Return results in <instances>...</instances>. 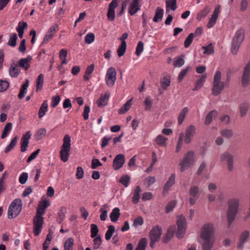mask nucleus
<instances>
[{
	"label": "nucleus",
	"mask_w": 250,
	"mask_h": 250,
	"mask_svg": "<svg viewBox=\"0 0 250 250\" xmlns=\"http://www.w3.org/2000/svg\"><path fill=\"white\" fill-rule=\"evenodd\" d=\"M202 48L204 50L203 52L204 54L210 55L214 53V47L212 43H209L207 46H203Z\"/></svg>",
	"instance_id": "nucleus-42"
},
{
	"label": "nucleus",
	"mask_w": 250,
	"mask_h": 250,
	"mask_svg": "<svg viewBox=\"0 0 250 250\" xmlns=\"http://www.w3.org/2000/svg\"><path fill=\"white\" fill-rule=\"evenodd\" d=\"M211 8L208 6H206L203 10H201L197 15L196 19L200 21L205 18L207 15L210 12Z\"/></svg>",
	"instance_id": "nucleus-23"
},
{
	"label": "nucleus",
	"mask_w": 250,
	"mask_h": 250,
	"mask_svg": "<svg viewBox=\"0 0 250 250\" xmlns=\"http://www.w3.org/2000/svg\"><path fill=\"white\" fill-rule=\"evenodd\" d=\"M9 83L6 81H0V92L5 91L9 87Z\"/></svg>",
	"instance_id": "nucleus-63"
},
{
	"label": "nucleus",
	"mask_w": 250,
	"mask_h": 250,
	"mask_svg": "<svg viewBox=\"0 0 250 250\" xmlns=\"http://www.w3.org/2000/svg\"><path fill=\"white\" fill-rule=\"evenodd\" d=\"M108 206L106 204L103 205L100 208L101 214L100 215V219L102 221H105L106 219L107 215V208Z\"/></svg>",
	"instance_id": "nucleus-44"
},
{
	"label": "nucleus",
	"mask_w": 250,
	"mask_h": 250,
	"mask_svg": "<svg viewBox=\"0 0 250 250\" xmlns=\"http://www.w3.org/2000/svg\"><path fill=\"white\" fill-rule=\"evenodd\" d=\"M120 210L118 208H114L110 214L111 221L113 222H116L120 216Z\"/></svg>",
	"instance_id": "nucleus-29"
},
{
	"label": "nucleus",
	"mask_w": 250,
	"mask_h": 250,
	"mask_svg": "<svg viewBox=\"0 0 250 250\" xmlns=\"http://www.w3.org/2000/svg\"><path fill=\"white\" fill-rule=\"evenodd\" d=\"M221 6L220 5L215 7L211 18L209 19V21L207 24L208 28H212L215 25L218 19L219 14L220 12Z\"/></svg>",
	"instance_id": "nucleus-15"
},
{
	"label": "nucleus",
	"mask_w": 250,
	"mask_h": 250,
	"mask_svg": "<svg viewBox=\"0 0 250 250\" xmlns=\"http://www.w3.org/2000/svg\"><path fill=\"white\" fill-rule=\"evenodd\" d=\"M142 190L139 186H137L134 190L133 196L132 197V202L134 204L138 203L140 198V194Z\"/></svg>",
	"instance_id": "nucleus-34"
},
{
	"label": "nucleus",
	"mask_w": 250,
	"mask_h": 250,
	"mask_svg": "<svg viewBox=\"0 0 250 250\" xmlns=\"http://www.w3.org/2000/svg\"><path fill=\"white\" fill-rule=\"evenodd\" d=\"M12 127V124L11 123H7L4 127L3 131L1 136L2 139L5 138L11 130Z\"/></svg>",
	"instance_id": "nucleus-49"
},
{
	"label": "nucleus",
	"mask_w": 250,
	"mask_h": 250,
	"mask_svg": "<svg viewBox=\"0 0 250 250\" xmlns=\"http://www.w3.org/2000/svg\"><path fill=\"white\" fill-rule=\"evenodd\" d=\"M188 109L187 107L183 108L181 110V111L179 113V114L178 117V121L179 125H181L182 124V123L183 122V121L185 119V116H186V114L188 113Z\"/></svg>",
	"instance_id": "nucleus-36"
},
{
	"label": "nucleus",
	"mask_w": 250,
	"mask_h": 250,
	"mask_svg": "<svg viewBox=\"0 0 250 250\" xmlns=\"http://www.w3.org/2000/svg\"><path fill=\"white\" fill-rule=\"evenodd\" d=\"M71 150V138L68 135H65L63 139V144L60 151V157L63 162L68 161Z\"/></svg>",
	"instance_id": "nucleus-4"
},
{
	"label": "nucleus",
	"mask_w": 250,
	"mask_h": 250,
	"mask_svg": "<svg viewBox=\"0 0 250 250\" xmlns=\"http://www.w3.org/2000/svg\"><path fill=\"white\" fill-rule=\"evenodd\" d=\"M61 98L59 95H56L52 97L51 99V106L52 107H55L57 106L60 102Z\"/></svg>",
	"instance_id": "nucleus-61"
},
{
	"label": "nucleus",
	"mask_w": 250,
	"mask_h": 250,
	"mask_svg": "<svg viewBox=\"0 0 250 250\" xmlns=\"http://www.w3.org/2000/svg\"><path fill=\"white\" fill-rule=\"evenodd\" d=\"M229 80L227 79L226 82L221 81V73L216 71L213 77V87L212 93L213 95L217 96L220 94L226 87L229 85Z\"/></svg>",
	"instance_id": "nucleus-1"
},
{
	"label": "nucleus",
	"mask_w": 250,
	"mask_h": 250,
	"mask_svg": "<svg viewBox=\"0 0 250 250\" xmlns=\"http://www.w3.org/2000/svg\"><path fill=\"white\" fill-rule=\"evenodd\" d=\"M22 209V202L19 199H15L10 205L8 210V217L12 219L17 216Z\"/></svg>",
	"instance_id": "nucleus-6"
},
{
	"label": "nucleus",
	"mask_w": 250,
	"mask_h": 250,
	"mask_svg": "<svg viewBox=\"0 0 250 250\" xmlns=\"http://www.w3.org/2000/svg\"><path fill=\"white\" fill-rule=\"evenodd\" d=\"M125 162V156L120 154L117 155L114 158L113 162V167L115 170L120 168Z\"/></svg>",
	"instance_id": "nucleus-18"
},
{
	"label": "nucleus",
	"mask_w": 250,
	"mask_h": 250,
	"mask_svg": "<svg viewBox=\"0 0 250 250\" xmlns=\"http://www.w3.org/2000/svg\"><path fill=\"white\" fill-rule=\"evenodd\" d=\"M126 48V43L125 42H121V45L119 46L117 49L118 55L119 57L123 56L125 52Z\"/></svg>",
	"instance_id": "nucleus-47"
},
{
	"label": "nucleus",
	"mask_w": 250,
	"mask_h": 250,
	"mask_svg": "<svg viewBox=\"0 0 250 250\" xmlns=\"http://www.w3.org/2000/svg\"><path fill=\"white\" fill-rule=\"evenodd\" d=\"M18 36L16 33L12 34L9 39L8 45L10 46L15 47L17 44Z\"/></svg>",
	"instance_id": "nucleus-45"
},
{
	"label": "nucleus",
	"mask_w": 250,
	"mask_h": 250,
	"mask_svg": "<svg viewBox=\"0 0 250 250\" xmlns=\"http://www.w3.org/2000/svg\"><path fill=\"white\" fill-rule=\"evenodd\" d=\"M195 163V153L192 151H188L186 153L183 158L180 160L179 166L181 167L180 171L184 172L188 168L191 167Z\"/></svg>",
	"instance_id": "nucleus-5"
},
{
	"label": "nucleus",
	"mask_w": 250,
	"mask_h": 250,
	"mask_svg": "<svg viewBox=\"0 0 250 250\" xmlns=\"http://www.w3.org/2000/svg\"><path fill=\"white\" fill-rule=\"evenodd\" d=\"M46 134V130L45 128H40L38 130L34 135L35 139L36 141H39L42 139Z\"/></svg>",
	"instance_id": "nucleus-37"
},
{
	"label": "nucleus",
	"mask_w": 250,
	"mask_h": 250,
	"mask_svg": "<svg viewBox=\"0 0 250 250\" xmlns=\"http://www.w3.org/2000/svg\"><path fill=\"white\" fill-rule=\"evenodd\" d=\"M18 140V137L16 136L10 142V144L5 147L4 152L7 153L8 152L13 149L16 146Z\"/></svg>",
	"instance_id": "nucleus-32"
},
{
	"label": "nucleus",
	"mask_w": 250,
	"mask_h": 250,
	"mask_svg": "<svg viewBox=\"0 0 250 250\" xmlns=\"http://www.w3.org/2000/svg\"><path fill=\"white\" fill-rule=\"evenodd\" d=\"M44 76L42 74H40L36 80L37 91L41 90L44 83Z\"/></svg>",
	"instance_id": "nucleus-46"
},
{
	"label": "nucleus",
	"mask_w": 250,
	"mask_h": 250,
	"mask_svg": "<svg viewBox=\"0 0 250 250\" xmlns=\"http://www.w3.org/2000/svg\"><path fill=\"white\" fill-rule=\"evenodd\" d=\"M245 38V31L243 29H239L236 33L231 42V52L233 55H236L243 42Z\"/></svg>",
	"instance_id": "nucleus-3"
},
{
	"label": "nucleus",
	"mask_w": 250,
	"mask_h": 250,
	"mask_svg": "<svg viewBox=\"0 0 250 250\" xmlns=\"http://www.w3.org/2000/svg\"><path fill=\"white\" fill-rule=\"evenodd\" d=\"M132 99L128 100L124 105L118 110L119 114H124L127 112L130 108L131 105Z\"/></svg>",
	"instance_id": "nucleus-39"
},
{
	"label": "nucleus",
	"mask_w": 250,
	"mask_h": 250,
	"mask_svg": "<svg viewBox=\"0 0 250 250\" xmlns=\"http://www.w3.org/2000/svg\"><path fill=\"white\" fill-rule=\"evenodd\" d=\"M184 134L183 133H180L179 135V139L177 144L176 149V152L178 153L180 148L181 147L182 144H183V138H184Z\"/></svg>",
	"instance_id": "nucleus-57"
},
{
	"label": "nucleus",
	"mask_w": 250,
	"mask_h": 250,
	"mask_svg": "<svg viewBox=\"0 0 250 250\" xmlns=\"http://www.w3.org/2000/svg\"><path fill=\"white\" fill-rule=\"evenodd\" d=\"M170 83V81L169 79L167 77L164 78L161 81V86L162 88L164 90L167 89L169 86Z\"/></svg>",
	"instance_id": "nucleus-54"
},
{
	"label": "nucleus",
	"mask_w": 250,
	"mask_h": 250,
	"mask_svg": "<svg viewBox=\"0 0 250 250\" xmlns=\"http://www.w3.org/2000/svg\"><path fill=\"white\" fill-rule=\"evenodd\" d=\"M173 230L169 229L166 235L162 239V242L164 243H167L173 236Z\"/></svg>",
	"instance_id": "nucleus-51"
},
{
	"label": "nucleus",
	"mask_w": 250,
	"mask_h": 250,
	"mask_svg": "<svg viewBox=\"0 0 250 250\" xmlns=\"http://www.w3.org/2000/svg\"><path fill=\"white\" fill-rule=\"evenodd\" d=\"M48 108V104L47 101H44L42 104L39 112V117L42 118L45 114Z\"/></svg>",
	"instance_id": "nucleus-40"
},
{
	"label": "nucleus",
	"mask_w": 250,
	"mask_h": 250,
	"mask_svg": "<svg viewBox=\"0 0 250 250\" xmlns=\"http://www.w3.org/2000/svg\"><path fill=\"white\" fill-rule=\"evenodd\" d=\"M115 231V227L113 225L108 226V229L105 234V238L106 240H109L111 239L113 234Z\"/></svg>",
	"instance_id": "nucleus-48"
},
{
	"label": "nucleus",
	"mask_w": 250,
	"mask_h": 250,
	"mask_svg": "<svg viewBox=\"0 0 250 250\" xmlns=\"http://www.w3.org/2000/svg\"><path fill=\"white\" fill-rule=\"evenodd\" d=\"M29 84V81L28 79H26L20 89V92L18 95L19 99H22L24 97L25 94L27 92Z\"/></svg>",
	"instance_id": "nucleus-24"
},
{
	"label": "nucleus",
	"mask_w": 250,
	"mask_h": 250,
	"mask_svg": "<svg viewBox=\"0 0 250 250\" xmlns=\"http://www.w3.org/2000/svg\"><path fill=\"white\" fill-rule=\"evenodd\" d=\"M27 26L26 22L23 21H20L16 28L17 31L24 32V30L27 28Z\"/></svg>",
	"instance_id": "nucleus-60"
},
{
	"label": "nucleus",
	"mask_w": 250,
	"mask_h": 250,
	"mask_svg": "<svg viewBox=\"0 0 250 250\" xmlns=\"http://www.w3.org/2000/svg\"><path fill=\"white\" fill-rule=\"evenodd\" d=\"M94 69V64H92L88 66L85 70V74L83 75V80L85 81H88L90 78V75L92 73Z\"/></svg>",
	"instance_id": "nucleus-33"
},
{
	"label": "nucleus",
	"mask_w": 250,
	"mask_h": 250,
	"mask_svg": "<svg viewBox=\"0 0 250 250\" xmlns=\"http://www.w3.org/2000/svg\"><path fill=\"white\" fill-rule=\"evenodd\" d=\"M119 3V0H112L111 3L109 4L107 16L108 20L110 21H113L115 18V9L118 6Z\"/></svg>",
	"instance_id": "nucleus-14"
},
{
	"label": "nucleus",
	"mask_w": 250,
	"mask_h": 250,
	"mask_svg": "<svg viewBox=\"0 0 250 250\" xmlns=\"http://www.w3.org/2000/svg\"><path fill=\"white\" fill-rule=\"evenodd\" d=\"M178 229L176 232V236L181 239L184 237L186 229V221L183 215L179 216L177 220Z\"/></svg>",
	"instance_id": "nucleus-10"
},
{
	"label": "nucleus",
	"mask_w": 250,
	"mask_h": 250,
	"mask_svg": "<svg viewBox=\"0 0 250 250\" xmlns=\"http://www.w3.org/2000/svg\"><path fill=\"white\" fill-rule=\"evenodd\" d=\"M162 233V229L158 226L154 227L150 230L149 237L151 240L150 242V246L153 248L155 242H158L161 236Z\"/></svg>",
	"instance_id": "nucleus-9"
},
{
	"label": "nucleus",
	"mask_w": 250,
	"mask_h": 250,
	"mask_svg": "<svg viewBox=\"0 0 250 250\" xmlns=\"http://www.w3.org/2000/svg\"><path fill=\"white\" fill-rule=\"evenodd\" d=\"M199 192V188L197 186H192L189 190V194L190 196L196 197Z\"/></svg>",
	"instance_id": "nucleus-52"
},
{
	"label": "nucleus",
	"mask_w": 250,
	"mask_h": 250,
	"mask_svg": "<svg viewBox=\"0 0 250 250\" xmlns=\"http://www.w3.org/2000/svg\"><path fill=\"white\" fill-rule=\"evenodd\" d=\"M94 248L95 249H99L102 244V239L100 236L95 237L93 240Z\"/></svg>",
	"instance_id": "nucleus-64"
},
{
	"label": "nucleus",
	"mask_w": 250,
	"mask_h": 250,
	"mask_svg": "<svg viewBox=\"0 0 250 250\" xmlns=\"http://www.w3.org/2000/svg\"><path fill=\"white\" fill-rule=\"evenodd\" d=\"M139 10V0H132L129 7V13L131 15H133Z\"/></svg>",
	"instance_id": "nucleus-22"
},
{
	"label": "nucleus",
	"mask_w": 250,
	"mask_h": 250,
	"mask_svg": "<svg viewBox=\"0 0 250 250\" xmlns=\"http://www.w3.org/2000/svg\"><path fill=\"white\" fill-rule=\"evenodd\" d=\"M166 3L167 13L169 12L170 7L173 11H175L176 9V0H168L166 1Z\"/></svg>",
	"instance_id": "nucleus-35"
},
{
	"label": "nucleus",
	"mask_w": 250,
	"mask_h": 250,
	"mask_svg": "<svg viewBox=\"0 0 250 250\" xmlns=\"http://www.w3.org/2000/svg\"><path fill=\"white\" fill-rule=\"evenodd\" d=\"M164 10L160 7H157L155 10V14L153 18V21L157 22L162 20L163 16Z\"/></svg>",
	"instance_id": "nucleus-28"
},
{
	"label": "nucleus",
	"mask_w": 250,
	"mask_h": 250,
	"mask_svg": "<svg viewBox=\"0 0 250 250\" xmlns=\"http://www.w3.org/2000/svg\"><path fill=\"white\" fill-rule=\"evenodd\" d=\"M214 245L213 240H204V242L202 244V250H212Z\"/></svg>",
	"instance_id": "nucleus-31"
},
{
	"label": "nucleus",
	"mask_w": 250,
	"mask_h": 250,
	"mask_svg": "<svg viewBox=\"0 0 250 250\" xmlns=\"http://www.w3.org/2000/svg\"><path fill=\"white\" fill-rule=\"evenodd\" d=\"M227 220L229 226L234 220L238 211L239 200L237 198L230 199L228 201Z\"/></svg>",
	"instance_id": "nucleus-2"
},
{
	"label": "nucleus",
	"mask_w": 250,
	"mask_h": 250,
	"mask_svg": "<svg viewBox=\"0 0 250 250\" xmlns=\"http://www.w3.org/2000/svg\"><path fill=\"white\" fill-rule=\"evenodd\" d=\"M66 213V208L65 207L61 208L59 212H58V216L59 219L61 222L62 221L65 217V213Z\"/></svg>",
	"instance_id": "nucleus-59"
},
{
	"label": "nucleus",
	"mask_w": 250,
	"mask_h": 250,
	"mask_svg": "<svg viewBox=\"0 0 250 250\" xmlns=\"http://www.w3.org/2000/svg\"><path fill=\"white\" fill-rule=\"evenodd\" d=\"M249 236V232L248 231H245L241 234L240 236L239 242L237 245L238 248L241 249L243 247V244L248 238Z\"/></svg>",
	"instance_id": "nucleus-27"
},
{
	"label": "nucleus",
	"mask_w": 250,
	"mask_h": 250,
	"mask_svg": "<svg viewBox=\"0 0 250 250\" xmlns=\"http://www.w3.org/2000/svg\"><path fill=\"white\" fill-rule=\"evenodd\" d=\"M241 83L243 86H247L250 83V61L244 68Z\"/></svg>",
	"instance_id": "nucleus-13"
},
{
	"label": "nucleus",
	"mask_w": 250,
	"mask_h": 250,
	"mask_svg": "<svg viewBox=\"0 0 250 250\" xmlns=\"http://www.w3.org/2000/svg\"><path fill=\"white\" fill-rule=\"evenodd\" d=\"M167 140V138L164 137L161 135H159L156 138V143L160 146H166Z\"/></svg>",
	"instance_id": "nucleus-50"
},
{
	"label": "nucleus",
	"mask_w": 250,
	"mask_h": 250,
	"mask_svg": "<svg viewBox=\"0 0 250 250\" xmlns=\"http://www.w3.org/2000/svg\"><path fill=\"white\" fill-rule=\"evenodd\" d=\"M43 219V217H34L33 232L35 236H38L41 233L44 223Z\"/></svg>",
	"instance_id": "nucleus-11"
},
{
	"label": "nucleus",
	"mask_w": 250,
	"mask_h": 250,
	"mask_svg": "<svg viewBox=\"0 0 250 250\" xmlns=\"http://www.w3.org/2000/svg\"><path fill=\"white\" fill-rule=\"evenodd\" d=\"M185 55L184 54L181 55L180 56L174 58L173 64L175 67H180L182 66L185 63Z\"/></svg>",
	"instance_id": "nucleus-30"
},
{
	"label": "nucleus",
	"mask_w": 250,
	"mask_h": 250,
	"mask_svg": "<svg viewBox=\"0 0 250 250\" xmlns=\"http://www.w3.org/2000/svg\"><path fill=\"white\" fill-rule=\"evenodd\" d=\"M31 136V133L30 131H27L25 134L23 135L21 140V152H25L29 144V140Z\"/></svg>",
	"instance_id": "nucleus-17"
},
{
	"label": "nucleus",
	"mask_w": 250,
	"mask_h": 250,
	"mask_svg": "<svg viewBox=\"0 0 250 250\" xmlns=\"http://www.w3.org/2000/svg\"><path fill=\"white\" fill-rule=\"evenodd\" d=\"M147 244V241L146 238H143L141 239L135 250H145Z\"/></svg>",
	"instance_id": "nucleus-41"
},
{
	"label": "nucleus",
	"mask_w": 250,
	"mask_h": 250,
	"mask_svg": "<svg viewBox=\"0 0 250 250\" xmlns=\"http://www.w3.org/2000/svg\"><path fill=\"white\" fill-rule=\"evenodd\" d=\"M144 50V43L142 41H140L136 47L135 53L137 56H139Z\"/></svg>",
	"instance_id": "nucleus-62"
},
{
	"label": "nucleus",
	"mask_w": 250,
	"mask_h": 250,
	"mask_svg": "<svg viewBox=\"0 0 250 250\" xmlns=\"http://www.w3.org/2000/svg\"><path fill=\"white\" fill-rule=\"evenodd\" d=\"M110 97V94L106 93L104 95H101L100 99L97 101V103L99 106H104L107 104Z\"/></svg>",
	"instance_id": "nucleus-25"
},
{
	"label": "nucleus",
	"mask_w": 250,
	"mask_h": 250,
	"mask_svg": "<svg viewBox=\"0 0 250 250\" xmlns=\"http://www.w3.org/2000/svg\"><path fill=\"white\" fill-rule=\"evenodd\" d=\"M214 232L213 224L206 223L202 226L200 230V237L203 240H211Z\"/></svg>",
	"instance_id": "nucleus-7"
},
{
	"label": "nucleus",
	"mask_w": 250,
	"mask_h": 250,
	"mask_svg": "<svg viewBox=\"0 0 250 250\" xmlns=\"http://www.w3.org/2000/svg\"><path fill=\"white\" fill-rule=\"evenodd\" d=\"M194 37V34L190 33L186 39L185 41L184 45L186 48H188L190 46L193 41V39Z\"/></svg>",
	"instance_id": "nucleus-56"
},
{
	"label": "nucleus",
	"mask_w": 250,
	"mask_h": 250,
	"mask_svg": "<svg viewBox=\"0 0 250 250\" xmlns=\"http://www.w3.org/2000/svg\"><path fill=\"white\" fill-rule=\"evenodd\" d=\"M91 237L92 238H94L96 236H97L98 232H99V229L98 228V226L94 224H92L91 225Z\"/></svg>",
	"instance_id": "nucleus-55"
},
{
	"label": "nucleus",
	"mask_w": 250,
	"mask_h": 250,
	"mask_svg": "<svg viewBox=\"0 0 250 250\" xmlns=\"http://www.w3.org/2000/svg\"><path fill=\"white\" fill-rule=\"evenodd\" d=\"M218 115V112L216 110H212L209 112L207 115L205 120V124L207 125H209L212 120L215 118Z\"/></svg>",
	"instance_id": "nucleus-26"
},
{
	"label": "nucleus",
	"mask_w": 250,
	"mask_h": 250,
	"mask_svg": "<svg viewBox=\"0 0 250 250\" xmlns=\"http://www.w3.org/2000/svg\"><path fill=\"white\" fill-rule=\"evenodd\" d=\"M45 209L43 208L42 205H39L35 216L37 217H43L42 215L45 213Z\"/></svg>",
	"instance_id": "nucleus-58"
},
{
	"label": "nucleus",
	"mask_w": 250,
	"mask_h": 250,
	"mask_svg": "<svg viewBox=\"0 0 250 250\" xmlns=\"http://www.w3.org/2000/svg\"><path fill=\"white\" fill-rule=\"evenodd\" d=\"M221 135L227 139L231 138L233 135V131L231 129H224L221 131Z\"/></svg>",
	"instance_id": "nucleus-53"
},
{
	"label": "nucleus",
	"mask_w": 250,
	"mask_h": 250,
	"mask_svg": "<svg viewBox=\"0 0 250 250\" xmlns=\"http://www.w3.org/2000/svg\"><path fill=\"white\" fill-rule=\"evenodd\" d=\"M117 72L113 67H110L107 70L105 76V82L107 86L112 87L114 85L116 80Z\"/></svg>",
	"instance_id": "nucleus-8"
},
{
	"label": "nucleus",
	"mask_w": 250,
	"mask_h": 250,
	"mask_svg": "<svg viewBox=\"0 0 250 250\" xmlns=\"http://www.w3.org/2000/svg\"><path fill=\"white\" fill-rule=\"evenodd\" d=\"M21 71V69L17 64L13 62L10 64L8 69L9 74L12 78H17L19 76Z\"/></svg>",
	"instance_id": "nucleus-20"
},
{
	"label": "nucleus",
	"mask_w": 250,
	"mask_h": 250,
	"mask_svg": "<svg viewBox=\"0 0 250 250\" xmlns=\"http://www.w3.org/2000/svg\"><path fill=\"white\" fill-rule=\"evenodd\" d=\"M175 174H171L170 176L169 177L168 181L167 182V183L165 184L164 187L163 192V194L164 195H165L168 193L170 188L175 183Z\"/></svg>",
	"instance_id": "nucleus-21"
},
{
	"label": "nucleus",
	"mask_w": 250,
	"mask_h": 250,
	"mask_svg": "<svg viewBox=\"0 0 250 250\" xmlns=\"http://www.w3.org/2000/svg\"><path fill=\"white\" fill-rule=\"evenodd\" d=\"M74 239L72 238H69L67 239L64 245V250H73Z\"/></svg>",
	"instance_id": "nucleus-43"
},
{
	"label": "nucleus",
	"mask_w": 250,
	"mask_h": 250,
	"mask_svg": "<svg viewBox=\"0 0 250 250\" xmlns=\"http://www.w3.org/2000/svg\"><path fill=\"white\" fill-rule=\"evenodd\" d=\"M196 133V127L193 125H189L186 130L185 142L186 144H189Z\"/></svg>",
	"instance_id": "nucleus-16"
},
{
	"label": "nucleus",
	"mask_w": 250,
	"mask_h": 250,
	"mask_svg": "<svg viewBox=\"0 0 250 250\" xmlns=\"http://www.w3.org/2000/svg\"><path fill=\"white\" fill-rule=\"evenodd\" d=\"M32 60V57L28 56L26 58H22L18 62V66L19 68L24 69L25 71L28 70L30 67V62Z\"/></svg>",
	"instance_id": "nucleus-19"
},
{
	"label": "nucleus",
	"mask_w": 250,
	"mask_h": 250,
	"mask_svg": "<svg viewBox=\"0 0 250 250\" xmlns=\"http://www.w3.org/2000/svg\"><path fill=\"white\" fill-rule=\"evenodd\" d=\"M220 160L227 163L229 171H232L233 170V156L232 154L228 152H225L221 154Z\"/></svg>",
	"instance_id": "nucleus-12"
},
{
	"label": "nucleus",
	"mask_w": 250,
	"mask_h": 250,
	"mask_svg": "<svg viewBox=\"0 0 250 250\" xmlns=\"http://www.w3.org/2000/svg\"><path fill=\"white\" fill-rule=\"evenodd\" d=\"M206 78V75H202L201 77L196 82L195 86L193 89V90L197 91L201 88L205 82Z\"/></svg>",
	"instance_id": "nucleus-38"
}]
</instances>
